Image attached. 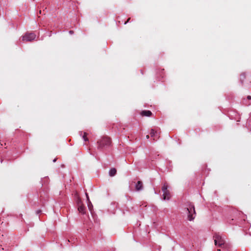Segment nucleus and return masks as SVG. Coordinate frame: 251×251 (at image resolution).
Listing matches in <instances>:
<instances>
[{"label":"nucleus","instance_id":"a211bd4d","mask_svg":"<svg viewBox=\"0 0 251 251\" xmlns=\"http://www.w3.org/2000/svg\"><path fill=\"white\" fill-rule=\"evenodd\" d=\"M150 138V136L149 135H146V138L149 139Z\"/></svg>","mask_w":251,"mask_h":251},{"label":"nucleus","instance_id":"7ed1b4c3","mask_svg":"<svg viewBox=\"0 0 251 251\" xmlns=\"http://www.w3.org/2000/svg\"><path fill=\"white\" fill-rule=\"evenodd\" d=\"M188 211V219L189 221H192L195 219L196 215V211L194 205L190 204V205L186 208Z\"/></svg>","mask_w":251,"mask_h":251},{"label":"nucleus","instance_id":"9b49d317","mask_svg":"<svg viewBox=\"0 0 251 251\" xmlns=\"http://www.w3.org/2000/svg\"><path fill=\"white\" fill-rule=\"evenodd\" d=\"M76 197H77L76 204H77V207L79 206H80V205H84L81 200V198L79 197H78V196H76Z\"/></svg>","mask_w":251,"mask_h":251},{"label":"nucleus","instance_id":"0eeeda50","mask_svg":"<svg viewBox=\"0 0 251 251\" xmlns=\"http://www.w3.org/2000/svg\"><path fill=\"white\" fill-rule=\"evenodd\" d=\"M135 188L136 191H140L143 190V183L141 181H138L136 184Z\"/></svg>","mask_w":251,"mask_h":251},{"label":"nucleus","instance_id":"aec40b11","mask_svg":"<svg viewBox=\"0 0 251 251\" xmlns=\"http://www.w3.org/2000/svg\"><path fill=\"white\" fill-rule=\"evenodd\" d=\"M39 14H41V10H40V11H39Z\"/></svg>","mask_w":251,"mask_h":251},{"label":"nucleus","instance_id":"1a4fd4ad","mask_svg":"<svg viewBox=\"0 0 251 251\" xmlns=\"http://www.w3.org/2000/svg\"><path fill=\"white\" fill-rule=\"evenodd\" d=\"M141 115L142 116H148L150 117L152 115V113L149 110H143L141 112Z\"/></svg>","mask_w":251,"mask_h":251},{"label":"nucleus","instance_id":"f8f14e48","mask_svg":"<svg viewBox=\"0 0 251 251\" xmlns=\"http://www.w3.org/2000/svg\"><path fill=\"white\" fill-rule=\"evenodd\" d=\"M87 134L86 132L84 133V135H83V138L84 141H88V138L87 137Z\"/></svg>","mask_w":251,"mask_h":251},{"label":"nucleus","instance_id":"9d476101","mask_svg":"<svg viewBox=\"0 0 251 251\" xmlns=\"http://www.w3.org/2000/svg\"><path fill=\"white\" fill-rule=\"evenodd\" d=\"M117 173V170L115 168H113L110 170L109 175L110 176H114Z\"/></svg>","mask_w":251,"mask_h":251},{"label":"nucleus","instance_id":"6e6552de","mask_svg":"<svg viewBox=\"0 0 251 251\" xmlns=\"http://www.w3.org/2000/svg\"><path fill=\"white\" fill-rule=\"evenodd\" d=\"M77 209L79 213L82 214H85L86 213V208L84 205L78 206Z\"/></svg>","mask_w":251,"mask_h":251},{"label":"nucleus","instance_id":"f03ea898","mask_svg":"<svg viewBox=\"0 0 251 251\" xmlns=\"http://www.w3.org/2000/svg\"><path fill=\"white\" fill-rule=\"evenodd\" d=\"M215 245L222 247L224 246L226 242L224 237L219 233H215L213 236Z\"/></svg>","mask_w":251,"mask_h":251},{"label":"nucleus","instance_id":"20e7f679","mask_svg":"<svg viewBox=\"0 0 251 251\" xmlns=\"http://www.w3.org/2000/svg\"><path fill=\"white\" fill-rule=\"evenodd\" d=\"M162 191L163 192V199L164 200H169L171 197V195L170 191L168 190V185L166 183H165L163 184L162 187Z\"/></svg>","mask_w":251,"mask_h":251},{"label":"nucleus","instance_id":"dca6fc26","mask_svg":"<svg viewBox=\"0 0 251 251\" xmlns=\"http://www.w3.org/2000/svg\"><path fill=\"white\" fill-rule=\"evenodd\" d=\"M247 99H248V100H251V96H248L247 97Z\"/></svg>","mask_w":251,"mask_h":251},{"label":"nucleus","instance_id":"f257e3e1","mask_svg":"<svg viewBox=\"0 0 251 251\" xmlns=\"http://www.w3.org/2000/svg\"><path fill=\"white\" fill-rule=\"evenodd\" d=\"M97 143L98 144V148L102 149L104 148L109 147L111 145V139L108 136H103L99 139Z\"/></svg>","mask_w":251,"mask_h":251},{"label":"nucleus","instance_id":"f3484780","mask_svg":"<svg viewBox=\"0 0 251 251\" xmlns=\"http://www.w3.org/2000/svg\"><path fill=\"white\" fill-rule=\"evenodd\" d=\"M69 33H70V34H73V33H74V31H73V30H70V31H69Z\"/></svg>","mask_w":251,"mask_h":251},{"label":"nucleus","instance_id":"423d86ee","mask_svg":"<svg viewBox=\"0 0 251 251\" xmlns=\"http://www.w3.org/2000/svg\"><path fill=\"white\" fill-rule=\"evenodd\" d=\"M150 134L151 137H153V140L155 141L157 140V139H159L160 137L159 134L153 129L151 130Z\"/></svg>","mask_w":251,"mask_h":251},{"label":"nucleus","instance_id":"39448f33","mask_svg":"<svg viewBox=\"0 0 251 251\" xmlns=\"http://www.w3.org/2000/svg\"><path fill=\"white\" fill-rule=\"evenodd\" d=\"M36 38V35L34 33H29L25 34L23 36V40L26 41H31Z\"/></svg>","mask_w":251,"mask_h":251},{"label":"nucleus","instance_id":"ddd939ff","mask_svg":"<svg viewBox=\"0 0 251 251\" xmlns=\"http://www.w3.org/2000/svg\"><path fill=\"white\" fill-rule=\"evenodd\" d=\"M88 208L90 210V211H92V208L93 207V205H92V204L91 201H90V203L88 202Z\"/></svg>","mask_w":251,"mask_h":251},{"label":"nucleus","instance_id":"2eb2a0df","mask_svg":"<svg viewBox=\"0 0 251 251\" xmlns=\"http://www.w3.org/2000/svg\"><path fill=\"white\" fill-rule=\"evenodd\" d=\"M130 19V18H129L127 19V21L125 23V24H126V23H128V22L129 21Z\"/></svg>","mask_w":251,"mask_h":251},{"label":"nucleus","instance_id":"4468645a","mask_svg":"<svg viewBox=\"0 0 251 251\" xmlns=\"http://www.w3.org/2000/svg\"><path fill=\"white\" fill-rule=\"evenodd\" d=\"M85 195H86V196L87 201L89 202V203H90V201L88 193L86 192L85 193Z\"/></svg>","mask_w":251,"mask_h":251},{"label":"nucleus","instance_id":"6ab92c4d","mask_svg":"<svg viewBox=\"0 0 251 251\" xmlns=\"http://www.w3.org/2000/svg\"><path fill=\"white\" fill-rule=\"evenodd\" d=\"M56 161V158L53 160V162H55Z\"/></svg>","mask_w":251,"mask_h":251}]
</instances>
